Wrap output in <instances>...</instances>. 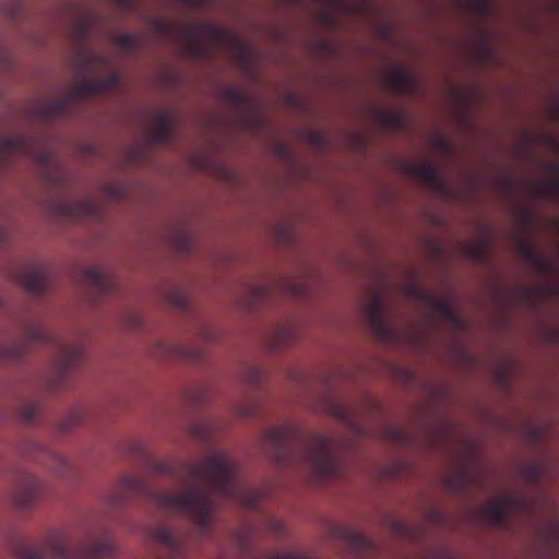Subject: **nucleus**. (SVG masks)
<instances>
[{"mask_svg":"<svg viewBox=\"0 0 559 559\" xmlns=\"http://www.w3.org/2000/svg\"><path fill=\"white\" fill-rule=\"evenodd\" d=\"M156 474L170 475L182 487L181 492H152L147 483L136 475H124L108 503L117 507L133 495H151L166 510L182 512L195 524L201 536L211 528V496L216 493L255 509L261 492L243 485L237 477L236 465L223 453H213L197 463H154Z\"/></svg>","mask_w":559,"mask_h":559,"instance_id":"obj_1","label":"nucleus"},{"mask_svg":"<svg viewBox=\"0 0 559 559\" xmlns=\"http://www.w3.org/2000/svg\"><path fill=\"white\" fill-rule=\"evenodd\" d=\"M263 440L277 465L290 466L302 460L320 478L335 477L340 473L334 441L326 436L305 438L296 427L285 425L266 429Z\"/></svg>","mask_w":559,"mask_h":559,"instance_id":"obj_2","label":"nucleus"},{"mask_svg":"<svg viewBox=\"0 0 559 559\" xmlns=\"http://www.w3.org/2000/svg\"><path fill=\"white\" fill-rule=\"evenodd\" d=\"M153 538L167 547L173 559H182L187 545L166 527H157ZM12 551L17 559H105L112 552V546L107 540H100L93 546L68 548L61 542L47 545H36L24 539H17L12 545Z\"/></svg>","mask_w":559,"mask_h":559,"instance_id":"obj_3","label":"nucleus"},{"mask_svg":"<svg viewBox=\"0 0 559 559\" xmlns=\"http://www.w3.org/2000/svg\"><path fill=\"white\" fill-rule=\"evenodd\" d=\"M33 343L57 344L59 348V356L57 358L59 373L70 371L84 356V350L81 346L59 343L44 326L34 323L25 328L21 336L9 337L3 344H0V362H19Z\"/></svg>","mask_w":559,"mask_h":559,"instance_id":"obj_4","label":"nucleus"},{"mask_svg":"<svg viewBox=\"0 0 559 559\" xmlns=\"http://www.w3.org/2000/svg\"><path fill=\"white\" fill-rule=\"evenodd\" d=\"M197 35H203L214 43L229 41L239 61H245L249 56L248 46L240 39L234 38L228 31L210 23L194 24L183 29L187 52L192 57L204 55V48L198 43Z\"/></svg>","mask_w":559,"mask_h":559,"instance_id":"obj_5","label":"nucleus"},{"mask_svg":"<svg viewBox=\"0 0 559 559\" xmlns=\"http://www.w3.org/2000/svg\"><path fill=\"white\" fill-rule=\"evenodd\" d=\"M384 301L380 294L374 293L362 308V316L370 332L384 342H394L397 331L389 326L383 318Z\"/></svg>","mask_w":559,"mask_h":559,"instance_id":"obj_6","label":"nucleus"},{"mask_svg":"<svg viewBox=\"0 0 559 559\" xmlns=\"http://www.w3.org/2000/svg\"><path fill=\"white\" fill-rule=\"evenodd\" d=\"M13 277L25 290L35 296H40L50 284L51 272L47 265L32 262L15 271Z\"/></svg>","mask_w":559,"mask_h":559,"instance_id":"obj_7","label":"nucleus"},{"mask_svg":"<svg viewBox=\"0 0 559 559\" xmlns=\"http://www.w3.org/2000/svg\"><path fill=\"white\" fill-rule=\"evenodd\" d=\"M11 155L33 156V139L24 134L0 139V170L7 167Z\"/></svg>","mask_w":559,"mask_h":559,"instance_id":"obj_8","label":"nucleus"},{"mask_svg":"<svg viewBox=\"0 0 559 559\" xmlns=\"http://www.w3.org/2000/svg\"><path fill=\"white\" fill-rule=\"evenodd\" d=\"M58 211L61 216L73 219L97 218L100 215L98 204L90 198L60 203Z\"/></svg>","mask_w":559,"mask_h":559,"instance_id":"obj_9","label":"nucleus"},{"mask_svg":"<svg viewBox=\"0 0 559 559\" xmlns=\"http://www.w3.org/2000/svg\"><path fill=\"white\" fill-rule=\"evenodd\" d=\"M118 82L116 74L102 78H86L72 92L73 98H85L110 91Z\"/></svg>","mask_w":559,"mask_h":559,"instance_id":"obj_10","label":"nucleus"},{"mask_svg":"<svg viewBox=\"0 0 559 559\" xmlns=\"http://www.w3.org/2000/svg\"><path fill=\"white\" fill-rule=\"evenodd\" d=\"M174 117L164 109L155 110L151 117V136L157 144H168L174 134Z\"/></svg>","mask_w":559,"mask_h":559,"instance_id":"obj_11","label":"nucleus"},{"mask_svg":"<svg viewBox=\"0 0 559 559\" xmlns=\"http://www.w3.org/2000/svg\"><path fill=\"white\" fill-rule=\"evenodd\" d=\"M515 502V499L509 496L495 499L481 508V514L489 523L493 525H503L507 522Z\"/></svg>","mask_w":559,"mask_h":559,"instance_id":"obj_12","label":"nucleus"},{"mask_svg":"<svg viewBox=\"0 0 559 559\" xmlns=\"http://www.w3.org/2000/svg\"><path fill=\"white\" fill-rule=\"evenodd\" d=\"M405 170L412 177L431 186L435 189L443 188V180L441 179L437 167L428 160H420L416 163L405 164Z\"/></svg>","mask_w":559,"mask_h":559,"instance_id":"obj_13","label":"nucleus"},{"mask_svg":"<svg viewBox=\"0 0 559 559\" xmlns=\"http://www.w3.org/2000/svg\"><path fill=\"white\" fill-rule=\"evenodd\" d=\"M388 87L396 94L413 95L416 82L412 73L401 67H392L385 78Z\"/></svg>","mask_w":559,"mask_h":559,"instance_id":"obj_14","label":"nucleus"},{"mask_svg":"<svg viewBox=\"0 0 559 559\" xmlns=\"http://www.w3.org/2000/svg\"><path fill=\"white\" fill-rule=\"evenodd\" d=\"M40 493V483L33 475H25L13 496L14 504L23 510L31 508Z\"/></svg>","mask_w":559,"mask_h":559,"instance_id":"obj_15","label":"nucleus"},{"mask_svg":"<svg viewBox=\"0 0 559 559\" xmlns=\"http://www.w3.org/2000/svg\"><path fill=\"white\" fill-rule=\"evenodd\" d=\"M412 290L413 294L416 295L419 299L427 301L443 319L452 322L455 325L460 324V319L455 314L454 308L450 301L420 292L415 286L412 287Z\"/></svg>","mask_w":559,"mask_h":559,"instance_id":"obj_16","label":"nucleus"},{"mask_svg":"<svg viewBox=\"0 0 559 559\" xmlns=\"http://www.w3.org/2000/svg\"><path fill=\"white\" fill-rule=\"evenodd\" d=\"M84 278L99 293L107 294L111 290L110 281L107 278L104 272L97 267L86 269L84 272Z\"/></svg>","mask_w":559,"mask_h":559,"instance_id":"obj_17","label":"nucleus"},{"mask_svg":"<svg viewBox=\"0 0 559 559\" xmlns=\"http://www.w3.org/2000/svg\"><path fill=\"white\" fill-rule=\"evenodd\" d=\"M69 109V99L61 98L51 102H46L39 107V115L41 118L49 120L67 114Z\"/></svg>","mask_w":559,"mask_h":559,"instance_id":"obj_18","label":"nucleus"},{"mask_svg":"<svg viewBox=\"0 0 559 559\" xmlns=\"http://www.w3.org/2000/svg\"><path fill=\"white\" fill-rule=\"evenodd\" d=\"M343 536L349 547L357 554H365L373 547L372 542L359 532L345 530Z\"/></svg>","mask_w":559,"mask_h":559,"instance_id":"obj_19","label":"nucleus"},{"mask_svg":"<svg viewBox=\"0 0 559 559\" xmlns=\"http://www.w3.org/2000/svg\"><path fill=\"white\" fill-rule=\"evenodd\" d=\"M103 62V58L94 52L82 50L75 59V67L81 74H85Z\"/></svg>","mask_w":559,"mask_h":559,"instance_id":"obj_20","label":"nucleus"},{"mask_svg":"<svg viewBox=\"0 0 559 559\" xmlns=\"http://www.w3.org/2000/svg\"><path fill=\"white\" fill-rule=\"evenodd\" d=\"M532 194L536 198L559 197V178H550L532 187Z\"/></svg>","mask_w":559,"mask_h":559,"instance_id":"obj_21","label":"nucleus"},{"mask_svg":"<svg viewBox=\"0 0 559 559\" xmlns=\"http://www.w3.org/2000/svg\"><path fill=\"white\" fill-rule=\"evenodd\" d=\"M114 43L124 51L134 52L141 46V37L134 33H118L114 37Z\"/></svg>","mask_w":559,"mask_h":559,"instance_id":"obj_22","label":"nucleus"},{"mask_svg":"<svg viewBox=\"0 0 559 559\" xmlns=\"http://www.w3.org/2000/svg\"><path fill=\"white\" fill-rule=\"evenodd\" d=\"M514 247L516 253L526 262L536 252L531 241L523 236H518L515 238Z\"/></svg>","mask_w":559,"mask_h":559,"instance_id":"obj_23","label":"nucleus"},{"mask_svg":"<svg viewBox=\"0 0 559 559\" xmlns=\"http://www.w3.org/2000/svg\"><path fill=\"white\" fill-rule=\"evenodd\" d=\"M381 123L390 129H397L402 124V117L397 111L394 110H382L379 114Z\"/></svg>","mask_w":559,"mask_h":559,"instance_id":"obj_24","label":"nucleus"},{"mask_svg":"<svg viewBox=\"0 0 559 559\" xmlns=\"http://www.w3.org/2000/svg\"><path fill=\"white\" fill-rule=\"evenodd\" d=\"M466 254L477 262L485 261L487 257V246L483 241L473 242L466 246Z\"/></svg>","mask_w":559,"mask_h":559,"instance_id":"obj_25","label":"nucleus"},{"mask_svg":"<svg viewBox=\"0 0 559 559\" xmlns=\"http://www.w3.org/2000/svg\"><path fill=\"white\" fill-rule=\"evenodd\" d=\"M85 418V414L82 409H76L74 411L73 413H71L69 415V417L63 420L60 426H59V430L62 432V433H67L69 431H71V429L82 423Z\"/></svg>","mask_w":559,"mask_h":559,"instance_id":"obj_26","label":"nucleus"},{"mask_svg":"<svg viewBox=\"0 0 559 559\" xmlns=\"http://www.w3.org/2000/svg\"><path fill=\"white\" fill-rule=\"evenodd\" d=\"M40 414V405L37 402H29L22 406L21 418L26 423L35 421Z\"/></svg>","mask_w":559,"mask_h":559,"instance_id":"obj_27","label":"nucleus"},{"mask_svg":"<svg viewBox=\"0 0 559 559\" xmlns=\"http://www.w3.org/2000/svg\"><path fill=\"white\" fill-rule=\"evenodd\" d=\"M527 263L535 270L544 274L550 272L551 270V262L547 258L538 254L537 252L533 254V257L527 261Z\"/></svg>","mask_w":559,"mask_h":559,"instance_id":"obj_28","label":"nucleus"},{"mask_svg":"<svg viewBox=\"0 0 559 559\" xmlns=\"http://www.w3.org/2000/svg\"><path fill=\"white\" fill-rule=\"evenodd\" d=\"M191 433L201 442H207L211 438V427L209 425L195 424L191 427Z\"/></svg>","mask_w":559,"mask_h":559,"instance_id":"obj_29","label":"nucleus"},{"mask_svg":"<svg viewBox=\"0 0 559 559\" xmlns=\"http://www.w3.org/2000/svg\"><path fill=\"white\" fill-rule=\"evenodd\" d=\"M386 436L393 443L404 444L407 440L405 431L399 427H390L386 429Z\"/></svg>","mask_w":559,"mask_h":559,"instance_id":"obj_30","label":"nucleus"},{"mask_svg":"<svg viewBox=\"0 0 559 559\" xmlns=\"http://www.w3.org/2000/svg\"><path fill=\"white\" fill-rule=\"evenodd\" d=\"M290 336V330L287 328H278L276 331V340L271 345L273 349H280Z\"/></svg>","mask_w":559,"mask_h":559,"instance_id":"obj_31","label":"nucleus"},{"mask_svg":"<svg viewBox=\"0 0 559 559\" xmlns=\"http://www.w3.org/2000/svg\"><path fill=\"white\" fill-rule=\"evenodd\" d=\"M266 559H311L306 555L289 554V552H271Z\"/></svg>","mask_w":559,"mask_h":559,"instance_id":"obj_32","label":"nucleus"},{"mask_svg":"<svg viewBox=\"0 0 559 559\" xmlns=\"http://www.w3.org/2000/svg\"><path fill=\"white\" fill-rule=\"evenodd\" d=\"M224 96L226 99L235 104H240L242 102V93L235 87L226 88L224 92Z\"/></svg>","mask_w":559,"mask_h":559,"instance_id":"obj_33","label":"nucleus"},{"mask_svg":"<svg viewBox=\"0 0 559 559\" xmlns=\"http://www.w3.org/2000/svg\"><path fill=\"white\" fill-rule=\"evenodd\" d=\"M333 414L335 417H337L340 420L344 421V423H348L350 420V415L348 413V411L343 407L342 405H334L333 406Z\"/></svg>","mask_w":559,"mask_h":559,"instance_id":"obj_34","label":"nucleus"},{"mask_svg":"<svg viewBox=\"0 0 559 559\" xmlns=\"http://www.w3.org/2000/svg\"><path fill=\"white\" fill-rule=\"evenodd\" d=\"M475 10L480 14H486L488 11V3L485 0H472Z\"/></svg>","mask_w":559,"mask_h":559,"instance_id":"obj_35","label":"nucleus"},{"mask_svg":"<svg viewBox=\"0 0 559 559\" xmlns=\"http://www.w3.org/2000/svg\"><path fill=\"white\" fill-rule=\"evenodd\" d=\"M248 378L251 381H261L262 371L258 367H250V369L248 370Z\"/></svg>","mask_w":559,"mask_h":559,"instance_id":"obj_36","label":"nucleus"},{"mask_svg":"<svg viewBox=\"0 0 559 559\" xmlns=\"http://www.w3.org/2000/svg\"><path fill=\"white\" fill-rule=\"evenodd\" d=\"M450 486L456 491L463 490L465 486V475L461 476L457 479H451Z\"/></svg>","mask_w":559,"mask_h":559,"instance_id":"obj_37","label":"nucleus"},{"mask_svg":"<svg viewBox=\"0 0 559 559\" xmlns=\"http://www.w3.org/2000/svg\"><path fill=\"white\" fill-rule=\"evenodd\" d=\"M173 302L180 309H185L187 307L186 298L180 294H174Z\"/></svg>","mask_w":559,"mask_h":559,"instance_id":"obj_38","label":"nucleus"},{"mask_svg":"<svg viewBox=\"0 0 559 559\" xmlns=\"http://www.w3.org/2000/svg\"><path fill=\"white\" fill-rule=\"evenodd\" d=\"M521 222L526 227L532 221V214L528 210H522L520 213Z\"/></svg>","mask_w":559,"mask_h":559,"instance_id":"obj_39","label":"nucleus"},{"mask_svg":"<svg viewBox=\"0 0 559 559\" xmlns=\"http://www.w3.org/2000/svg\"><path fill=\"white\" fill-rule=\"evenodd\" d=\"M254 412L255 411L253 405L246 406L243 409L240 411L241 415L246 417L253 416Z\"/></svg>","mask_w":559,"mask_h":559,"instance_id":"obj_40","label":"nucleus"},{"mask_svg":"<svg viewBox=\"0 0 559 559\" xmlns=\"http://www.w3.org/2000/svg\"><path fill=\"white\" fill-rule=\"evenodd\" d=\"M501 186H502V189L504 191H510L512 188H513V180L510 179V178H506L502 182H501Z\"/></svg>","mask_w":559,"mask_h":559,"instance_id":"obj_41","label":"nucleus"},{"mask_svg":"<svg viewBox=\"0 0 559 559\" xmlns=\"http://www.w3.org/2000/svg\"><path fill=\"white\" fill-rule=\"evenodd\" d=\"M87 29L84 24H80L78 27V37L83 40L86 36Z\"/></svg>","mask_w":559,"mask_h":559,"instance_id":"obj_42","label":"nucleus"},{"mask_svg":"<svg viewBox=\"0 0 559 559\" xmlns=\"http://www.w3.org/2000/svg\"><path fill=\"white\" fill-rule=\"evenodd\" d=\"M310 138H311V142L314 143L316 145H321V143L323 141L322 136L318 133H311Z\"/></svg>","mask_w":559,"mask_h":559,"instance_id":"obj_43","label":"nucleus"},{"mask_svg":"<svg viewBox=\"0 0 559 559\" xmlns=\"http://www.w3.org/2000/svg\"><path fill=\"white\" fill-rule=\"evenodd\" d=\"M158 27H159L162 31L169 32V31H170V28H171V25H170L168 22L160 21V22H158Z\"/></svg>","mask_w":559,"mask_h":559,"instance_id":"obj_44","label":"nucleus"},{"mask_svg":"<svg viewBox=\"0 0 559 559\" xmlns=\"http://www.w3.org/2000/svg\"><path fill=\"white\" fill-rule=\"evenodd\" d=\"M35 158L39 162L45 163L49 159V155H48V153L43 152V153H39Z\"/></svg>","mask_w":559,"mask_h":559,"instance_id":"obj_45","label":"nucleus"},{"mask_svg":"<svg viewBox=\"0 0 559 559\" xmlns=\"http://www.w3.org/2000/svg\"><path fill=\"white\" fill-rule=\"evenodd\" d=\"M56 461L62 468H68V462L64 459L56 456Z\"/></svg>","mask_w":559,"mask_h":559,"instance_id":"obj_46","label":"nucleus"},{"mask_svg":"<svg viewBox=\"0 0 559 559\" xmlns=\"http://www.w3.org/2000/svg\"><path fill=\"white\" fill-rule=\"evenodd\" d=\"M255 294L258 298H263L266 294L265 289L263 287H257Z\"/></svg>","mask_w":559,"mask_h":559,"instance_id":"obj_47","label":"nucleus"},{"mask_svg":"<svg viewBox=\"0 0 559 559\" xmlns=\"http://www.w3.org/2000/svg\"><path fill=\"white\" fill-rule=\"evenodd\" d=\"M395 527H396V531H399L401 534H407V528L401 524V523H396L395 524Z\"/></svg>","mask_w":559,"mask_h":559,"instance_id":"obj_48","label":"nucleus"},{"mask_svg":"<svg viewBox=\"0 0 559 559\" xmlns=\"http://www.w3.org/2000/svg\"><path fill=\"white\" fill-rule=\"evenodd\" d=\"M280 1L284 4H289V5L297 4L299 2V0H280Z\"/></svg>","mask_w":559,"mask_h":559,"instance_id":"obj_49","label":"nucleus"},{"mask_svg":"<svg viewBox=\"0 0 559 559\" xmlns=\"http://www.w3.org/2000/svg\"><path fill=\"white\" fill-rule=\"evenodd\" d=\"M120 5H129L133 0H115Z\"/></svg>","mask_w":559,"mask_h":559,"instance_id":"obj_50","label":"nucleus"},{"mask_svg":"<svg viewBox=\"0 0 559 559\" xmlns=\"http://www.w3.org/2000/svg\"><path fill=\"white\" fill-rule=\"evenodd\" d=\"M5 238H7L5 230L0 228V245L5 240Z\"/></svg>","mask_w":559,"mask_h":559,"instance_id":"obj_51","label":"nucleus"},{"mask_svg":"<svg viewBox=\"0 0 559 559\" xmlns=\"http://www.w3.org/2000/svg\"><path fill=\"white\" fill-rule=\"evenodd\" d=\"M187 2L193 5H198L202 3V0H187Z\"/></svg>","mask_w":559,"mask_h":559,"instance_id":"obj_52","label":"nucleus"},{"mask_svg":"<svg viewBox=\"0 0 559 559\" xmlns=\"http://www.w3.org/2000/svg\"><path fill=\"white\" fill-rule=\"evenodd\" d=\"M555 227L559 230V218L555 221Z\"/></svg>","mask_w":559,"mask_h":559,"instance_id":"obj_53","label":"nucleus"}]
</instances>
